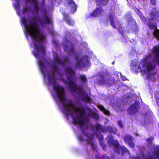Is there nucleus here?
Listing matches in <instances>:
<instances>
[{
    "label": "nucleus",
    "instance_id": "37998d69",
    "mask_svg": "<svg viewBox=\"0 0 159 159\" xmlns=\"http://www.w3.org/2000/svg\"><path fill=\"white\" fill-rule=\"evenodd\" d=\"M121 77L122 80L123 81H125L127 80L126 77L124 76L121 75Z\"/></svg>",
    "mask_w": 159,
    "mask_h": 159
},
{
    "label": "nucleus",
    "instance_id": "2f4dec72",
    "mask_svg": "<svg viewBox=\"0 0 159 159\" xmlns=\"http://www.w3.org/2000/svg\"><path fill=\"white\" fill-rule=\"evenodd\" d=\"M154 139L153 137H150L146 139V141L150 145H151L152 143V141Z\"/></svg>",
    "mask_w": 159,
    "mask_h": 159
},
{
    "label": "nucleus",
    "instance_id": "ddd939ff",
    "mask_svg": "<svg viewBox=\"0 0 159 159\" xmlns=\"http://www.w3.org/2000/svg\"><path fill=\"white\" fill-rule=\"evenodd\" d=\"M64 49L65 51L68 54H72L75 53L74 47L73 44H71L70 45V48H68V45H65L64 47Z\"/></svg>",
    "mask_w": 159,
    "mask_h": 159
},
{
    "label": "nucleus",
    "instance_id": "f8f14e48",
    "mask_svg": "<svg viewBox=\"0 0 159 159\" xmlns=\"http://www.w3.org/2000/svg\"><path fill=\"white\" fill-rule=\"evenodd\" d=\"M103 12V10L101 7H97L95 10L91 14V16L98 17Z\"/></svg>",
    "mask_w": 159,
    "mask_h": 159
},
{
    "label": "nucleus",
    "instance_id": "c9c22d12",
    "mask_svg": "<svg viewBox=\"0 0 159 159\" xmlns=\"http://www.w3.org/2000/svg\"><path fill=\"white\" fill-rule=\"evenodd\" d=\"M102 111L106 115H110V111L106 109H105Z\"/></svg>",
    "mask_w": 159,
    "mask_h": 159
},
{
    "label": "nucleus",
    "instance_id": "f3484780",
    "mask_svg": "<svg viewBox=\"0 0 159 159\" xmlns=\"http://www.w3.org/2000/svg\"><path fill=\"white\" fill-rule=\"evenodd\" d=\"M153 9L155 10V11H151L150 13L151 18H153L156 19L159 17V11L156 8H154Z\"/></svg>",
    "mask_w": 159,
    "mask_h": 159
},
{
    "label": "nucleus",
    "instance_id": "393cba45",
    "mask_svg": "<svg viewBox=\"0 0 159 159\" xmlns=\"http://www.w3.org/2000/svg\"><path fill=\"white\" fill-rule=\"evenodd\" d=\"M137 13L138 14L139 17L142 20L145 19V16H143V14L140 10H138Z\"/></svg>",
    "mask_w": 159,
    "mask_h": 159
},
{
    "label": "nucleus",
    "instance_id": "8fccbe9b",
    "mask_svg": "<svg viewBox=\"0 0 159 159\" xmlns=\"http://www.w3.org/2000/svg\"><path fill=\"white\" fill-rule=\"evenodd\" d=\"M85 66V64H83V66Z\"/></svg>",
    "mask_w": 159,
    "mask_h": 159
},
{
    "label": "nucleus",
    "instance_id": "f704fd0d",
    "mask_svg": "<svg viewBox=\"0 0 159 159\" xmlns=\"http://www.w3.org/2000/svg\"><path fill=\"white\" fill-rule=\"evenodd\" d=\"M98 107L102 111H103L105 109L103 106L101 104L98 105Z\"/></svg>",
    "mask_w": 159,
    "mask_h": 159
},
{
    "label": "nucleus",
    "instance_id": "5701e85b",
    "mask_svg": "<svg viewBox=\"0 0 159 159\" xmlns=\"http://www.w3.org/2000/svg\"><path fill=\"white\" fill-rule=\"evenodd\" d=\"M39 65L40 68L42 73L43 74L44 69V65L43 63L41 61H39Z\"/></svg>",
    "mask_w": 159,
    "mask_h": 159
},
{
    "label": "nucleus",
    "instance_id": "6ab92c4d",
    "mask_svg": "<svg viewBox=\"0 0 159 159\" xmlns=\"http://www.w3.org/2000/svg\"><path fill=\"white\" fill-rule=\"evenodd\" d=\"M69 5L72 6L71 8V10L74 12L76 10L77 6L74 2L72 0H67Z\"/></svg>",
    "mask_w": 159,
    "mask_h": 159
},
{
    "label": "nucleus",
    "instance_id": "a211bd4d",
    "mask_svg": "<svg viewBox=\"0 0 159 159\" xmlns=\"http://www.w3.org/2000/svg\"><path fill=\"white\" fill-rule=\"evenodd\" d=\"M32 1L33 2V6L35 12L38 13L39 9V2L38 0H32Z\"/></svg>",
    "mask_w": 159,
    "mask_h": 159
},
{
    "label": "nucleus",
    "instance_id": "09e8293b",
    "mask_svg": "<svg viewBox=\"0 0 159 159\" xmlns=\"http://www.w3.org/2000/svg\"><path fill=\"white\" fill-rule=\"evenodd\" d=\"M148 159H152L150 157H149V158H148Z\"/></svg>",
    "mask_w": 159,
    "mask_h": 159
},
{
    "label": "nucleus",
    "instance_id": "a878e982",
    "mask_svg": "<svg viewBox=\"0 0 159 159\" xmlns=\"http://www.w3.org/2000/svg\"><path fill=\"white\" fill-rule=\"evenodd\" d=\"M122 153L123 154L125 153L129 152L128 150L125 147H121L120 148Z\"/></svg>",
    "mask_w": 159,
    "mask_h": 159
},
{
    "label": "nucleus",
    "instance_id": "a19ab883",
    "mask_svg": "<svg viewBox=\"0 0 159 159\" xmlns=\"http://www.w3.org/2000/svg\"><path fill=\"white\" fill-rule=\"evenodd\" d=\"M33 54L34 55L35 57H39V54L37 52L34 51H33Z\"/></svg>",
    "mask_w": 159,
    "mask_h": 159
},
{
    "label": "nucleus",
    "instance_id": "72a5a7b5",
    "mask_svg": "<svg viewBox=\"0 0 159 159\" xmlns=\"http://www.w3.org/2000/svg\"><path fill=\"white\" fill-rule=\"evenodd\" d=\"M76 59L77 60V63H76V66H79V65H78V63H80L82 61V60L80 59H78L77 56L75 57Z\"/></svg>",
    "mask_w": 159,
    "mask_h": 159
},
{
    "label": "nucleus",
    "instance_id": "aec40b11",
    "mask_svg": "<svg viewBox=\"0 0 159 159\" xmlns=\"http://www.w3.org/2000/svg\"><path fill=\"white\" fill-rule=\"evenodd\" d=\"M96 2L99 5L102 6H104L107 5L110 0H96Z\"/></svg>",
    "mask_w": 159,
    "mask_h": 159
},
{
    "label": "nucleus",
    "instance_id": "7ed1b4c3",
    "mask_svg": "<svg viewBox=\"0 0 159 159\" xmlns=\"http://www.w3.org/2000/svg\"><path fill=\"white\" fill-rule=\"evenodd\" d=\"M67 74V78L68 87L71 90L80 94V92H82L80 96L81 100L84 102H88L91 100L88 94L84 91L82 87L77 85L74 81L71 79V76L73 79L72 75L74 76L75 74V72L73 70L72 68L70 67H67L65 69Z\"/></svg>",
    "mask_w": 159,
    "mask_h": 159
},
{
    "label": "nucleus",
    "instance_id": "c03bdc74",
    "mask_svg": "<svg viewBox=\"0 0 159 159\" xmlns=\"http://www.w3.org/2000/svg\"><path fill=\"white\" fill-rule=\"evenodd\" d=\"M96 157H97V159H100V157L98 156V155H96Z\"/></svg>",
    "mask_w": 159,
    "mask_h": 159
},
{
    "label": "nucleus",
    "instance_id": "de8ad7c7",
    "mask_svg": "<svg viewBox=\"0 0 159 159\" xmlns=\"http://www.w3.org/2000/svg\"><path fill=\"white\" fill-rule=\"evenodd\" d=\"M25 0L28 2H30V0Z\"/></svg>",
    "mask_w": 159,
    "mask_h": 159
},
{
    "label": "nucleus",
    "instance_id": "4468645a",
    "mask_svg": "<svg viewBox=\"0 0 159 159\" xmlns=\"http://www.w3.org/2000/svg\"><path fill=\"white\" fill-rule=\"evenodd\" d=\"M152 52L155 57H159V45L153 47ZM156 61L159 65V59L157 60Z\"/></svg>",
    "mask_w": 159,
    "mask_h": 159
},
{
    "label": "nucleus",
    "instance_id": "58836bf2",
    "mask_svg": "<svg viewBox=\"0 0 159 159\" xmlns=\"http://www.w3.org/2000/svg\"><path fill=\"white\" fill-rule=\"evenodd\" d=\"M118 125L121 128H122L123 127L122 124L120 120H119L118 121Z\"/></svg>",
    "mask_w": 159,
    "mask_h": 159
},
{
    "label": "nucleus",
    "instance_id": "0eeeda50",
    "mask_svg": "<svg viewBox=\"0 0 159 159\" xmlns=\"http://www.w3.org/2000/svg\"><path fill=\"white\" fill-rule=\"evenodd\" d=\"M108 139L107 141V143L109 146L112 145L116 152L119 154V144L118 142L116 140L114 139V137L112 135H109L108 136Z\"/></svg>",
    "mask_w": 159,
    "mask_h": 159
},
{
    "label": "nucleus",
    "instance_id": "20e7f679",
    "mask_svg": "<svg viewBox=\"0 0 159 159\" xmlns=\"http://www.w3.org/2000/svg\"><path fill=\"white\" fill-rule=\"evenodd\" d=\"M125 18L127 21V27L129 30H132L135 32H138L139 29L138 26L134 18L129 14L126 15Z\"/></svg>",
    "mask_w": 159,
    "mask_h": 159
},
{
    "label": "nucleus",
    "instance_id": "c756f323",
    "mask_svg": "<svg viewBox=\"0 0 159 159\" xmlns=\"http://www.w3.org/2000/svg\"><path fill=\"white\" fill-rule=\"evenodd\" d=\"M100 131L104 133H107L108 131V126H102V128H101Z\"/></svg>",
    "mask_w": 159,
    "mask_h": 159
},
{
    "label": "nucleus",
    "instance_id": "79ce46f5",
    "mask_svg": "<svg viewBox=\"0 0 159 159\" xmlns=\"http://www.w3.org/2000/svg\"><path fill=\"white\" fill-rule=\"evenodd\" d=\"M101 146L103 149L105 150L106 148V145L102 143Z\"/></svg>",
    "mask_w": 159,
    "mask_h": 159
},
{
    "label": "nucleus",
    "instance_id": "473e14b6",
    "mask_svg": "<svg viewBox=\"0 0 159 159\" xmlns=\"http://www.w3.org/2000/svg\"><path fill=\"white\" fill-rule=\"evenodd\" d=\"M91 115L94 118L97 119L98 118V116L97 114L95 112H92L91 113Z\"/></svg>",
    "mask_w": 159,
    "mask_h": 159
},
{
    "label": "nucleus",
    "instance_id": "4c0bfd02",
    "mask_svg": "<svg viewBox=\"0 0 159 159\" xmlns=\"http://www.w3.org/2000/svg\"><path fill=\"white\" fill-rule=\"evenodd\" d=\"M150 2L151 4L153 6H155L157 4L156 0H150Z\"/></svg>",
    "mask_w": 159,
    "mask_h": 159
},
{
    "label": "nucleus",
    "instance_id": "412c9836",
    "mask_svg": "<svg viewBox=\"0 0 159 159\" xmlns=\"http://www.w3.org/2000/svg\"><path fill=\"white\" fill-rule=\"evenodd\" d=\"M108 131L110 133L116 134L117 131V130L115 127H112L111 126H108Z\"/></svg>",
    "mask_w": 159,
    "mask_h": 159
},
{
    "label": "nucleus",
    "instance_id": "7c9ffc66",
    "mask_svg": "<svg viewBox=\"0 0 159 159\" xmlns=\"http://www.w3.org/2000/svg\"><path fill=\"white\" fill-rule=\"evenodd\" d=\"M29 10V7L27 6L23 8L22 10V12L23 14H25Z\"/></svg>",
    "mask_w": 159,
    "mask_h": 159
},
{
    "label": "nucleus",
    "instance_id": "4be33fe9",
    "mask_svg": "<svg viewBox=\"0 0 159 159\" xmlns=\"http://www.w3.org/2000/svg\"><path fill=\"white\" fill-rule=\"evenodd\" d=\"M146 66V69L148 71H150L154 69L155 66H153L152 63H147Z\"/></svg>",
    "mask_w": 159,
    "mask_h": 159
},
{
    "label": "nucleus",
    "instance_id": "cd10ccee",
    "mask_svg": "<svg viewBox=\"0 0 159 159\" xmlns=\"http://www.w3.org/2000/svg\"><path fill=\"white\" fill-rule=\"evenodd\" d=\"M155 154L157 158L159 159V147H157L156 148Z\"/></svg>",
    "mask_w": 159,
    "mask_h": 159
},
{
    "label": "nucleus",
    "instance_id": "423d86ee",
    "mask_svg": "<svg viewBox=\"0 0 159 159\" xmlns=\"http://www.w3.org/2000/svg\"><path fill=\"white\" fill-rule=\"evenodd\" d=\"M63 61L60 59L57 53H56L54 55V59L52 63V67L54 71H57L58 68L57 64L61 65L64 66L65 65V62L68 61V57L66 56L63 58Z\"/></svg>",
    "mask_w": 159,
    "mask_h": 159
},
{
    "label": "nucleus",
    "instance_id": "9d476101",
    "mask_svg": "<svg viewBox=\"0 0 159 159\" xmlns=\"http://www.w3.org/2000/svg\"><path fill=\"white\" fill-rule=\"evenodd\" d=\"M148 25L150 29H156L157 28V24L153 18L148 19Z\"/></svg>",
    "mask_w": 159,
    "mask_h": 159
},
{
    "label": "nucleus",
    "instance_id": "2eb2a0df",
    "mask_svg": "<svg viewBox=\"0 0 159 159\" xmlns=\"http://www.w3.org/2000/svg\"><path fill=\"white\" fill-rule=\"evenodd\" d=\"M44 17L41 20V23L48 25L52 23V20L51 18L48 16L46 14H44Z\"/></svg>",
    "mask_w": 159,
    "mask_h": 159
},
{
    "label": "nucleus",
    "instance_id": "c85d7f7f",
    "mask_svg": "<svg viewBox=\"0 0 159 159\" xmlns=\"http://www.w3.org/2000/svg\"><path fill=\"white\" fill-rule=\"evenodd\" d=\"M155 30L153 32V34L157 38H158L159 36V30L157 28L156 29H154Z\"/></svg>",
    "mask_w": 159,
    "mask_h": 159
},
{
    "label": "nucleus",
    "instance_id": "e433bc0d",
    "mask_svg": "<svg viewBox=\"0 0 159 159\" xmlns=\"http://www.w3.org/2000/svg\"><path fill=\"white\" fill-rule=\"evenodd\" d=\"M91 148L93 149V150L95 149L96 150L97 148H98V146L97 144L94 145L93 143L91 144Z\"/></svg>",
    "mask_w": 159,
    "mask_h": 159
},
{
    "label": "nucleus",
    "instance_id": "a18cd8bd",
    "mask_svg": "<svg viewBox=\"0 0 159 159\" xmlns=\"http://www.w3.org/2000/svg\"><path fill=\"white\" fill-rule=\"evenodd\" d=\"M82 131L84 133V129H82Z\"/></svg>",
    "mask_w": 159,
    "mask_h": 159
},
{
    "label": "nucleus",
    "instance_id": "ea45409f",
    "mask_svg": "<svg viewBox=\"0 0 159 159\" xmlns=\"http://www.w3.org/2000/svg\"><path fill=\"white\" fill-rule=\"evenodd\" d=\"M78 137L79 140L80 142H82L84 140V139L81 135H78Z\"/></svg>",
    "mask_w": 159,
    "mask_h": 159
},
{
    "label": "nucleus",
    "instance_id": "1a4fd4ad",
    "mask_svg": "<svg viewBox=\"0 0 159 159\" xmlns=\"http://www.w3.org/2000/svg\"><path fill=\"white\" fill-rule=\"evenodd\" d=\"M140 102L138 100H135L134 103L131 104L130 106L129 112L130 114H134L139 111Z\"/></svg>",
    "mask_w": 159,
    "mask_h": 159
},
{
    "label": "nucleus",
    "instance_id": "b1692460",
    "mask_svg": "<svg viewBox=\"0 0 159 159\" xmlns=\"http://www.w3.org/2000/svg\"><path fill=\"white\" fill-rule=\"evenodd\" d=\"M79 78L83 82H86L87 81V79L84 75H80Z\"/></svg>",
    "mask_w": 159,
    "mask_h": 159
},
{
    "label": "nucleus",
    "instance_id": "6e6552de",
    "mask_svg": "<svg viewBox=\"0 0 159 159\" xmlns=\"http://www.w3.org/2000/svg\"><path fill=\"white\" fill-rule=\"evenodd\" d=\"M109 18L110 21V24L112 27L114 29H117L118 31L119 32H122V29L121 27V25L118 20L115 23L114 20L113 15L112 13L109 14Z\"/></svg>",
    "mask_w": 159,
    "mask_h": 159
},
{
    "label": "nucleus",
    "instance_id": "39448f33",
    "mask_svg": "<svg viewBox=\"0 0 159 159\" xmlns=\"http://www.w3.org/2000/svg\"><path fill=\"white\" fill-rule=\"evenodd\" d=\"M98 75L99 76L100 79L98 82L100 85L107 84L109 86H111L113 84V83L111 79V76L109 73H100Z\"/></svg>",
    "mask_w": 159,
    "mask_h": 159
},
{
    "label": "nucleus",
    "instance_id": "dca6fc26",
    "mask_svg": "<svg viewBox=\"0 0 159 159\" xmlns=\"http://www.w3.org/2000/svg\"><path fill=\"white\" fill-rule=\"evenodd\" d=\"M63 15L64 16V19L67 23L69 25H73V22L69 16L66 13H64Z\"/></svg>",
    "mask_w": 159,
    "mask_h": 159
},
{
    "label": "nucleus",
    "instance_id": "f257e3e1",
    "mask_svg": "<svg viewBox=\"0 0 159 159\" xmlns=\"http://www.w3.org/2000/svg\"><path fill=\"white\" fill-rule=\"evenodd\" d=\"M52 75L48 73V79L52 84L54 90L57 95L59 101L62 103L64 108L67 111H65V113L67 115L72 116L73 124L75 125H78L82 126L85 122L86 118L84 116V109L83 108L77 107L73 105V101L71 99L67 100V102H65L66 100V95L63 87L59 85L56 80L53 79L54 71L51 70Z\"/></svg>",
    "mask_w": 159,
    "mask_h": 159
},
{
    "label": "nucleus",
    "instance_id": "9b49d317",
    "mask_svg": "<svg viewBox=\"0 0 159 159\" xmlns=\"http://www.w3.org/2000/svg\"><path fill=\"white\" fill-rule=\"evenodd\" d=\"M133 139V137L132 136L128 135H126L124 138L125 142L128 143L130 147L134 148V145Z\"/></svg>",
    "mask_w": 159,
    "mask_h": 159
},
{
    "label": "nucleus",
    "instance_id": "f03ea898",
    "mask_svg": "<svg viewBox=\"0 0 159 159\" xmlns=\"http://www.w3.org/2000/svg\"><path fill=\"white\" fill-rule=\"evenodd\" d=\"M35 17L31 19L27 20L25 17L21 19L22 22L28 34L34 41V46L37 51H40L43 56L46 55L45 48L42 45H39L41 41L45 38L43 32L39 30L38 22Z\"/></svg>",
    "mask_w": 159,
    "mask_h": 159
},
{
    "label": "nucleus",
    "instance_id": "bb28decb",
    "mask_svg": "<svg viewBox=\"0 0 159 159\" xmlns=\"http://www.w3.org/2000/svg\"><path fill=\"white\" fill-rule=\"evenodd\" d=\"M102 126L100 124L98 123L96 124L95 125V127L97 131H100L101 128H102Z\"/></svg>",
    "mask_w": 159,
    "mask_h": 159
},
{
    "label": "nucleus",
    "instance_id": "49530a36",
    "mask_svg": "<svg viewBox=\"0 0 159 159\" xmlns=\"http://www.w3.org/2000/svg\"><path fill=\"white\" fill-rule=\"evenodd\" d=\"M105 156L104 155H103L102 156V159H104Z\"/></svg>",
    "mask_w": 159,
    "mask_h": 159
}]
</instances>
